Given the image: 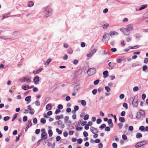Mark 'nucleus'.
Segmentation results:
<instances>
[{
    "label": "nucleus",
    "mask_w": 148,
    "mask_h": 148,
    "mask_svg": "<svg viewBox=\"0 0 148 148\" xmlns=\"http://www.w3.org/2000/svg\"><path fill=\"white\" fill-rule=\"evenodd\" d=\"M27 119V116H25L23 117V121L26 122Z\"/></svg>",
    "instance_id": "nucleus-54"
},
{
    "label": "nucleus",
    "mask_w": 148,
    "mask_h": 148,
    "mask_svg": "<svg viewBox=\"0 0 148 148\" xmlns=\"http://www.w3.org/2000/svg\"><path fill=\"white\" fill-rule=\"evenodd\" d=\"M22 82L29 83L31 82L30 79L26 77H23L21 79Z\"/></svg>",
    "instance_id": "nucleus-5"
},
{
    "label": "nucleus",
    "mask_w": 148,
    "mask_h": 148,
    "mask_svg": "<svg viewBox=\"0 0 148 148\" xmlns=\"http://www.w3.org/2000/svg\"><path fill=\"white\" fill-rule=\"evenodd\" d=\"M103 77L105 78H106L108 75V71H104L103 73Z\"/></svg>",
    "instance_id": "nucleus-18"
},
{
    "label": "nucleus",
    "mask_w": 148,
    "mask_h": 148,
    "mask_svg": "<svg viewBox=\"0 0 148 148\" xmlns=\"http://www.w3.org/2000/svg\"><path fill=\"white\" fill-rule=\"evenodd\" d=\"M139 130H141V131H144L145 130V127L143 126H141L139 127Z\"/></svg>",
    "instance_id": "nucleus-34"
},
{
    "label": "nucleus",
    "mask_w": 148,
    "mask_h": 148,
    "mask_svg": "<svg viewBox=\"0 0 148 148\" xmlns=\"http://www.w3.org/2000/svg\"><path fill=\"white\" fill-rule=\"evenodd\" d=\"M33 90L34 92H36L38 91V89L37 88L34 87L33 88Z\"/></svg>",
    "instance_id": "nucleus-52"
},
{
    "label": "nucleus",
    "mask_w": 148,
    "mask_h": 148,
    "mask_svg": "<svg viewBox=\"0 0 148 148\" xmlns=\"http://www.w3.org/2000/svg\"><path fill=\"white\" fill-rule=\"evenodd\" d=\"M79 107L78 106H75L74 107V110L77 111L79 110Z\"/></svg>",
    "instance_id": "nucleus-63"
},
{
    "label": "nucleus",
    "mask_w": 148,
    "mask_h": 148,
    "mask_svg": "<svg viewBox=\"0 0 148 148\" xmlns=\"http://www.w3.org/2000/svg\"><path fill=\"white\" fill-rule=\"evenodd\" d=\"M40 77L38 76H36L34 79L33 81L34 82V84H38V82L39 80Z\"/></svg>",
    "instance_id": "nucleus-10"
},
{
    "label": "nucleus",
    "mask_w": 148,
    "mask_h": 148,
    "mask_svg": "<svg viewBox=\"0 0 148 148\" xmlns=\"http://www.w3.org/2000/svg\"><path fill=\"white\" fill-rule=\"evenodd\" d=\"M89 118V115L88 114H86L84 118V120H88Z\"/></svg>",
    "instance_id": "nucleus-39"
},
{
    "label": "nucleus",
    "mask_w": 148,
    "mask_h": 148,
    "mask_svg": "<svg viewBox=\"0 0 148 148\" xmlns=\"http://www.w3.org/2000/svg\"><path fill=\"white\" fill-rule=\"evenodd\" d=\"M94 129L95 128L92 126L90 127V131L93 134H95V132H94Z\"/></svg>",
    "instance_id": "nucleus-38"
},
{
    "label": "nucleus",
    "mask_w": 148,
    "mask_h": 148,
    "mask_svg": "<svg viewBox=\"0 0 148 148\" xmlns=\"http://www.w3.org/2000/svg\"><path fill=\"white\" fill-rule=\"evenodd\" d=\"M95 69L94 68L89 69L87 71V73L90 75H92L95 73Z\"/></svg>",
    "instance_id": "nucleus-4"
},
{
    "label": "nucleus",
    "mask_w": 148,
    "mask_h": 148,
    "mask_svg": "<svg viewBox=\"0 0 148 148\" xmlns=\"http://www.w3.org/2000/svg\"><path fill=\"white\" fill-rule=\"evenodd\" d=\"M105 89L107 92H109L110 91V89L109 87L108 86L105 87Z\"/></svg>",
    "instance_id": "nucleus-40"
},
{
    "label": "nucleus",
    "mask_w": 148,
    "mask_h": 148,
    "mask_svg": "<svg viewBox=\"0 0 148 148\" xmlns=\"http://www.w3.org/2000/svg\"><path fill=\"white\" fill-rule=\"evenodd\" d=\"M147 69V65H145L142 67V70L143 71H145Z\"/></svg>",
    "instance_id": "nucleus-35"
},
{
    "label": "nucleus",
    "mask_w": 148,
    "mask_h": 148,
    "mask_svg": "<svg viewBox=\"0 0 148 148\" xmlns=\"http://www.w3.org/2000/svg\"><path fill=\"white\" fill-rule=\"evenodd\" d=\"M51 59H48L47 60V61L46 62V63H47V64L48 65L49 64L50 62H51Z\"/></svg>",
    "instance_id": "nucleus-61"
},
{
    "label": "nucleus",
    "mask_w": 148,
    "mask_h": 148,
    "mask_svg": "<svg viewBox=\"0 0 148 148\" xmlns=\"http://www.w3.org/2000/svg\"><path fill=\"white\" fill-rule=\"evenodd\" d=\"M10 117L8 116H6L4 117V120L5 121H8Z\"/></svg>",
    "instance_id": "nucleus-44"
},
{
    "label": "nucleus",
    "mask_w": 148,
    "mask_h": 148,
    "mask_svg": "<svg viewBox=\"0 0 148 148\" xmlns=\"http://www.w3.org/2000/svg\"><path fill=\"white\" fill-rule=\"evenodd\" d=\"M138 88L137 86L134 87L133 89V90L134 92H136L138 91Z\"/></svg>",
    "instance_id": "nucleus-42"
},
{
    "label": "nucleus",
    "mask_w": 148,
    "mask_h": 148,
    "mask_svg": "<svg viewBox=\"0 0 148 148\" xmlns=\"http://www.w3.org/2000/svg\"><path fill=\"white\" fill-rule=\"evenodd\" d=\"M105 130L106 131L109 132L110 131V128L109 127H105Z\"/></svg>",
    "instance_id": "nucleus-59"
},
{
    "label": "nucleus",
    "mask_w": 148,
    "mask_h": 148,
    "mask_svg": "<svg viewBox=\"0 0 148 148\" xmlns=\"http://www.w3.org/2000/svg\"><path fill=\"white\" fill-rule=\"evenodd\" d=\"M108 9L106 8L104 9L103 11V13L104 14H106L108 11Z\"/></svg>",
    "instance_id": "nucleus-57"
},
{
    "label": "nucleus",
    "mask_w": 148,
    "mask_h": 148,
    "mask_svg": "<svg viewBox=\"0 0 148 148\" xmlns=\"http://www.w3.org/2000/svg\"><path fill=\"white\" fill-rule=\"evenodd\" d=\"M109 38H103L102 40L103 42H106L109 40Z\"/></svg>",
    "instance_id": "nucleus-25"
},
{
    "label": "nucleus",
    "mask_w": 148,
    "mask_h": 148,
    "mask_svg": "<svg viewBox=\"0 0 148 148\" xmlns=\"http://www.w3.org/2000/svg\"><path fill=\"white\" fill-rule=\"evenodd\" d=\"M136 138H139L142 137V135L141 133H137L136 135Z\"/></svg>",
    "instance_id": "nucleus-24"
},
{
    "label": "nucleus",
    "mask_w": 148,
    "mask_h": 148,
    "mask_svg": "<svg viewBox=\"0 0 148 148\" xmlns=\"http://www.w3.org/2000/svg\"><path fill=\"white\" fill-rule=\"evenodd\" d=\"M118 34V33L117 32L114 31H113L110 32L109 34L108 33H105L103 35L102 37H109L110 35L111 37H112V36H114L115 35V36H116Z\"/></svg>",
    "instance_id": "nucleus-3"
},
{
    "label": "nucleus",
    "mask_w": 148,
    "mask_h": 148,
    "mask_svg": "<svg viewBox=\"0 0 148 148\" xmlns=\"http://www.w3.org/2000/svg\"><path fill=\"white\" fill-rule=\"evenodd\" d=\"M57 108L58 109L60 110L63 108V106L62 104H60L58 106Z\"/></svg>",
    "instance_id": "nucleus-36"
},
{
    "label": "nucleus",
    "mask_w": 148,
    "mask_h": 148,
    "mask_svg": "<svg viewBox=\"0 0 148 148\" xmlns=\"http://www.w3.org/2000/svg\"><path fill=\"white\" fill-rule=\"evenodd\" d=\"M84 136L85 137H86L88 136V133L86 131H84L83 133Z\"/></svg>",
    "instance_id": "nucleus-47"
},
{
    "label": "nucleus",
    "mask_w": 148,
    "mask_h": 148,
    "mask_svg": "<svg viewBox=\"0 0 148 148\" xmlns=\"http://www.w3.org/2000/svg\"><path fill=\"white\" fill-rule=\"evenodd\" d=\"M123 107H125L126 109L128 108L127 104L126 103H123Z\"/></svg>",
    "instance_id": "nucleus-53"
},
{
    "label": "nucleus",
    "mask_w": 148,
    "mask_h": 148,
    "mask_svg": "<svg viewBox=\"0 0 148 148\" xmlns=\"http://www.w3.org/2000/svg\"><path fill=\"white\" fill-rule=\"evenodd\" d=\"M18 114V113H16L14 114L12 118V121H14V120L16 118L17 116V115Z\"/></svg>",
    "instance_id": "nucleus-26"
},
{
    "label": "nucleus",
    "mask_w": 148,
    "mask_h": 148,
    "mask_svg": "<svg viewBox=\"0 0 148 148\" xmlns=\"http://www.w3.org/2000/svg\"><path fill=\"white\" fill-rule=\"evenodd\" d=\"M40 122L42 124H45L46 122L45 119L44 118H42L40 120Z\"/></svg>",
    "instance_id": "nucleus-28"
},
{
    "label": "nucleus",
    "mask_w": 148,
    "mask_h": 148,
    "mask_svg": "<svg viewBox=\"0 0 148 148\" xmlns=\"http://www.w3.org/2000/svg\"><path fill=\"white\" fill-rule=\"evenodd\" d=\"M48 133L50 137H51L52 136L53 132L51 130L49 129L48 130Z\"/></svg>",
    "instance_id": "nucleus-29"
},
{
    "label": "nucleus",
    "mask_w": 148,
    "mask_h": 148,
    "mask_svg": "<svg viewBox=\"0 0 148 148\" xmlns=\"http://www.w3.org/2000/svg\"><path fill=\"white\" fill-rule=\"evenodd\" d=\"M126 27L127 28H126V29L129 31V33H128V35L130 33V31L133 29V26L131 24H129L127 25Z\"/></svg>",
    "instance_id": "nucleus-6"
},
{
    "label": "nucleus",
    "mask_w": 148,
    "mask_h": 148,
    "mask_svg": "<svg viewBox=\"0 0 148 148\" xmlns=\"http://www.w3.org/2000/svg\"><path fill=\"white\" fill-rule=\"evenodd\" d=\"M34 3L33 1H29L27 3V6L29 7H32L34 5Z\"/></svg>",
    "instance_id": "nucleus-16"
},
{
    "label": "nucleus",
    "mask_w": 148,
    "mask_h": 148,
    "mask_svg": "<svg viewBox=\"0 0 148 148\" xmlns=\"http://www.w3.org/2000/svg\"><path fill=\"white\" fill-rule=\"evenodd\" d=\"M22 88L23 90H27L28 89H30L31 88H30L29 86L28 85L25 86L24 87H22Z\"/></svg>",
    "instance_id": "nucleus-23"
},
{
    "label": "nucleus",
    "mask_w": 148,
    "mask_h": 148,
    "mask_svg": "<svg viewBox=\"0 0 148 148\" xmlns=\"http://www.w3.org/2000/svg\"><path fill=\"white\" fill-rule=\"evenodd\" d=\"M20 35V33L19 32L16 31L14 32L13 33V36H18Z\"/></svg>",
    "instance_id": "nucleus-19"
},
{
    "label": "nucleus",
    "mask_w": 148,
    "mask_h": 148,
    "mask_svg": "<svg viewBox=\"0 0 148 148\" xmlns=\"http://www.w3.org/2000/svg\"><path fill=\"white\" fill-rule=\"evenodd\" d=\"M119 121L121 122H125V119L123 117H121L119 118Z\"/></svg>",
    "instance_id": "nucleus-31"
},
{
    "label": "nucleus",
    "mask_w": 148,
    "mask_h": 148,
    "mask_svg": "<svg viewBox=\"0 0 148 148\" xmlns=\"http://www.w3.org/2000/svg\"><path fill=\"white\" fill-rule=\"evenodd\" d=\"M61 139V137L60 136H58L56 137V142H57L59 141Z\"/></svg>",
    "instance_id": "nucleus-49"
},
{
    "label": "nucleus",
    "mask_w": 148,
    "mask_h": 148,
    "mask_svg": "<svg viewBox=\"0 0 148 148\" xmlns=\"http://www.w3.org/2000/svg\"><path fill=\"white\" fill-rule=\"evenodd\" d=\"M142 143H144V141H140L138 143L135 145L136 148H138L144 145V144H142Z\"/></svg>",
    "instance_id": "nucleus-8"
},
{
    "label": "nucleus",
    "mask_w": 148,
    "mask_h": 148,
    "mask_svg": "<svg viewBox=\"0 0 148 148\" xmlns=\"http://www.w3.org/2000/svg\"><path fill=\"white\" fill-rule=\"evenodd\" d=\"M138 97L137 95H136L134 98L132 97L130 98L129 102L132 103L134 107L135 108L137 107L138 106Z\"/></svg>",
    "instance_id": "nucleus-2"
},
{
    "label": "nucleus",
    "mask_w": 148,
    "mask_h": 148,
    "mask_svg": "<svg viewBox=\"0 0 148 148\" xmlns=\"http://www.w3.org/2000/svg\"><path fill=\"white\" fill-rule=\"evenodd\" d=\"M69 119V117L68 116H66L64 118V122L66 123H67V121H68Z\"/></svg>",
    "instance_id": "nucleus-50"
},
{
    "label": "nucleus",
    "mask_w": 148,
    "mask_h": 148,
    "mask_svg": "<svg viewBox=\"0 0 148 148\" xmlns=\"http://www.w3.org/2000/svg\"><path fill=\"white\" fill-rule=\"evenodd\" d=\"M102 121V120L100 119H98L97 120V123L98 124H99L101 123Z\"/></svg>",
    "instance_id": "nucleus-51"
},
{
    "label": "nucleus",
    "mask_w": 148,
    "mask_h": 148,
    "mask_svg": "<svg viewBox=\"0 0 148 148\" xmlns=\"http://www.w3.org/2000/svg\"><path fill=\"white\" fill-rule=\"evenodd\" d=\"M92 93L94 95H95L97 92V89H94L92 91Z\"/></svg>",
    "instance_id": "nucleus-58"
},
{
    "label": "nucleus",
    "mask_w": 148,
    "mask_h": 148,
    "mask_svg": "<svg viewBox=\"0 0 148 148\" xmlns=\"http://www.w3.org/2000/svg\"><path fill=\"white\" fill-rule=\"evenodd\" d=\"M94 142L96 143H100V140L99 139H97L94 141Z\"/></svg>",
    "instance_id": "nucleus-64"
},
{
    "label": "nucleus",
    "mask_w": 148,
    "mask_h": 148,
    "mask_svg": "<svg viewBox=\"0 0 148 148\" xmlns=\"http://www.w3.org/2000/svg\"><path fill=\"white\" fill-rule=\"evenodd\" d=\"M52 107L50 104H47L46 106V110H51Z\"/></svg>",
    "instance_id": "nucleus-17"
},
{
    "label": "nucleus",
    "mask_w": 148,
    "mask_h": 148,
    "mask_svg": "<svg viewBox=\"0 0 148 148\" xmlns=\"http://www.w3.org/2000/svg\"><path fill=\"white\" fill-rule=\"evenodd\" d=\"M78 61L77 60H75L73 62V64L75 65L77 64L78 63Z\"/></svg>",
    "instance_id": "nucleus-56"
},
{
    "label": "nucleus",
    "mask_w": 148,
    "mask_h": 148,
    "mask_svg": "<svg viewBox=\"0 0 148 148\" xmlns=\"http://www.w3.org/2000/svg\"><path fill=\"white\" fill-rule=\"evenodd\" d=\"M41 138L42 139H46L47 138V134L46 132H42L41 134Z\"/></svg>",
    "instance_id": "nucleus-12"
},
{
    "label": "nucleus",
    "mask_w": 148,
    "mask_h": 148,
    "mask_svg": "<svg viewBox=\"0 0 148 148\" xmlns=\"http://www.w3.org/2000/svg\"><path fill=\"white\" fill-rule=\"evenodd\" d=\"M120 31L122 32L125 35H128L129 31L127 30L126 29V28H121L120 29Z\"/></svg>",
    "instance_id": "nucleus-7"
},
{
    "label": "nucleus",
    "mask_w": 148,
    "mask_h": 148,
    "mask_svg": "<svg viewBox=\"0 0 148 148\" xmlns=\"http://www.w3.org/2000/svg\"><path fill=\"white\" fill-rule=\"evenodd\" d=\"M31 96H28L25 98V101L27 102L26 103L27 104H28V103L31 102Z\"/></svg>",
    "instance_id": "nucleus-11"
},
{
    "label": "nucleus",
    "mask_w": 148,
    "mask_h": 148,
    "mask_svg": "<svg viewBox=\"0 0 148 148\" xmlns=\"http://www.w3.org/2000/svg\"><path fill=\"white\" fill-rule=\"evenodd\" d=\"M42 69H43L42 68L39 69L38 70H37V71H33V73H34L38 74L41 71H42Z\"/></svg>",
    "instance_id": "nucleus-20"
},
{
    "label": "nucleus",
    "mask_w": 148,
    "mask_h": 148,
    "mask_svg": "<svg viewBox=\"0 0 148 148\" xmlns=\"http://www.w3.org/2000/svg\"><path fill=\"white\" fill-rule=\"evenodd\" d=\"M147 4L143 5H141L139 8L138 9L139 11L141 10L147 8Z\"/></svg>",
    "instance_id": "nucleus-14"
},
{
    "label": "nucleus",
    "mask_w": 148,
    "mask_h": 148,
    "mask_svg": "<svg viewBox=\"0 0 148 148\" xmlns=\"http://www.w3.org/2000/svg\"><path fill=\"white\" fill-rule=\"evenodd\" d=\"M91 53L93 55L97 51V49L95 48L94 46H92L90 49Z\"/></svg>",
    "instance_id": "nucleus-13"
},
{
    "label": "nucleus",
    "mask_w": 148,
    "mask_h": 148,
    "mask_svg": "<svg viewBox=\"0 0 148 148\" xmlns=\"http://www.w3.org/2000/svg\"><path fill=\"white\" fill-rule=\"evenodd\" d=\"M37 121L38 120L37 119L35 118L33 120V123L35 124H36L37 122Z\"/></svg>",
    "instance_id": "nucleus-62"
},
{
    "label": "nucleus",
    "mask_w": 148,
    "mask_h": 148,
    "mask_svg": "<svg viewBox=\"0 0 148 148\" xmlns=\"http://www.w3.org/2000/svg\"><path fill=\"white\" fill-rule=\"evenodd\" d=\"M27 109L30 111V114H33L34 113L35 111L34 109L31 108L30 105H29L27 107Z\"/></svg>",
    "instance_id": "nucleus-9"
},
{
    "label": "nucleus",
    "mask_w": 148,
    "mask_h": 148,
    "mask_svg": "<svg viewBox=\"0 0 148 148\" xmlns=\"http://www.w3.org/2000/svg\"><path fill=\"white\" fill-rule=\"evenodd\" d=\"M118 126L119 128V129H121L122 127L123 124L121 123H119L118 124Z\"/></svg>",
    "instance_id": "nucleus-60"
},
{
    "label": "nucleus",
    "mask_w": 148,
    "mask_h": 148,
    "mask_svg": "<svg viewBox=\"0 0 148 148\" xmlns=\"http://www.w3.org/2000/svg\"><path fill=\"white\" fill-rule=\"evenodd\" d=\"M10 14L9 12L4 14L3 16V18L2 20L8 17V15Z\"/></svg>",
    "instance_id": "nucleus-22"
},
{
    "label": "nucleus",
    "mask_w": 148,
    "mask_h": 148,
    "mask_svg": "<svg viewBox=\"0 0 148 148\" xmlns=\"http://www.w3.org/2000/svg\"><path fill=\"white\" fill-rule=\"evenodd\" d=\"M142 115L140 112H138L137 113V116H136V118L137 119H139L140 118Z\"/></svg>",
    "instance_id": "nucleus-30"
},
{
    "label": "nucleus",
    "mask_w": 148,
    "mask_h": 148,
    "mask_svg": "<svg viewBox=\"0 0 148 148\" xmlns=\"http://www.w3.org/2000/svg\"><path fill=\"white\" fill-rule=\"evenodd\" d=\"M80 102L82 104V105L83 106H85L86 105V103L85 100H81L80 101Z\"/></svg>",
    "instance_id": "nucleus-27"
},
{
    "label": "nucleus",
    "mask_w": 148,
    "mask_h": 148,
    "mask_svg": "<svg viewBox=\"0 0 148 148\" xmlns=\"http://www.w3.org/2000/svg\"><path fill=\"white\" fill-rule=\"evenodd\" d=\"M44 13L45 14L44 16L45 18H47L48 17L50 16L51 15L52 11L49 6L46 7L44 8Z\"/></svg>",
    "instance_id": "nucleus-1"
},
{
    "label": "nucleus",
    "mask_w": 148,
    "mask_h": 148,
    "mask_svg": "<svg viewBox=\"0 0 148 148\" xmlns=\"http://www.w3.org/2000/svg\"><path fill=\"white\" fill-rule=\"evenodd\" d=\"M139 112L141 114V115H145V112L144 111V110H139Z\"/></svg>",
    "instance_id": "nucleus-45"
},
{
    "label": "nucleus",
    "mask_w": 148,
    "mask_h": 148,
    "mask_svg": "<svg viewBox=\"0 0 148 148\" xmlns=\"http://www.w3.org/2000/svg\"><path fill=\"white\" fill-rule=\"evenodd\" d=\"M63 135L64 137H67L68 135V132L66 131L64 132H63Z\"/></svg>",
    "instance_id": "nucleus-55"
},
{
    "label": "nucleus",
    "mask_w": 148,
    "mask_h": 148,
    "mask_svg": "<svg viewBox=\"0 0 148 148\" xmlns=\"http://www.w3.org/2000/svg\"><path fill=\"white\" fill-rule=\"evenodd\" d=\"M56 132L59 134H61L62 133V131L61 130H60L58 128H57L56 129Z\"/></svg>",
    "instance_id": "nucleus-33"
},
{
    "label": "nucleus",
    "mask_w": 148,
    "mask_h": 148,
    "mask_svg": "<svg viewBox=\"0 0 148 148\" xmlns=\"http://www.w3.org/2000/svg\"><path fill=\"white\" fill-rule=\"evenodd\" d=\"M32 123L31 121V120H29L28 121V126H29V127H30L32 126Z\"/></svg>",
    "instance_id": "nucleus-41"
},
{
    "label": "nucleus",
    "mask_w": 148,
    "mask_h": 148,
    "mask_svg": "<svg viewBox=\"0 0 148 148\" xmlns=\"http://www.w3.org/2000/svg\"><path fill=\"white\" fill-rule=\"evenodd\" d=\"M112 147L114 148H117V144L115 143H113L112 144Z\"/></svg>",
    "instance_id": "nucleus-46"
},
{
    "label": "nucleus",
    "mask_w": 148,
    "mask_h": 148,
    "mask_svg": "<svg viewBox=\"0 0 148 148\" xmlns=\"http://www.w3.org/2000/svg\"><path fill=\"white\" fill-rule=\"evenodd\" d=\"M62 122L61 120H59L58 121L55 122L54 123V125H57L62 124Z\"/></svg>",
    "instance_id": "nucleus-21"
},
{
    "label": "nucleus",
    "mask_w": 148,
    "mask_h": 148,
    "mask_svg": "<svg viewBox=\"0 0 148 148\" xmlns=\"http://www.w3.org/2000/svg\"><path fill=\"white\" fill-rule=\"evenodd\" d=\"M106 127V125L105 124H103L101 125L99 127V128H100L101 129H102L104 128H105Z\"/></svg>",
    "instance_id": "nucleus-37"
},
{
    "label": "nucleus",
    "mask_w": 148,
    "mask_h": 148,
    "mask_svg": "<svg viewBox=\"0 0 148 148\" xmlns=\"http://www.w3.org/2000/svg\"><path fill=\"white\" fill-rule=\"evenodd\" d=\"M109 26V25L108 24H105L102 25L103 27V29H105L108 27Z\"/></svg>",
    "instance_id": "nucleus-32"
},
{
    "label": "nucleus",
    "mask_w": 148,
    "mask_h": 148,
    "mask_svg": "<svg viewBox=\"0 0 148 148\" xmlns=\"http://www.w3.org/2000/svg\"><path fill=\"white\" fill-rule=\"evenodd\" d=\"M99 82V79H97L94 81L93 84L94 85H96L98 84Z\"/></svg>",
    "instance_id": "nucleus-43"
},
{
    "label": "nucleus",
    "mask_w": 148,
    "mask_h": 148,
    "mask_svg": "<svg viewBox=\"0 0 148 148\" xmlns=\"http://www.w3.org/2000/svg\"><path fill=\"white\" fill-rule=\"evenodd\" d=\"M108 123L110 127L111 128L113 127V125L112 123V120L111 119H109L108 120Z\"/></svg>",
    "instance_id": "nucleus-15"
},
{
    "label": "nucleus",
    "mask_w": 148,
    "mask_h": 148,
    "mask_svg": "<svg viewBox=\"0 0 148 148\" xmlns=\"http://www.w3.org/2000/svg\"><path fill=\"white\" fill-rule=\"evenodd\" d=\"M122 138L124 140H126L127 139V137L125 134H123L122 136Z\"/></svg>",
    "instance_id": "nucleus-48"
}]
</instances>
